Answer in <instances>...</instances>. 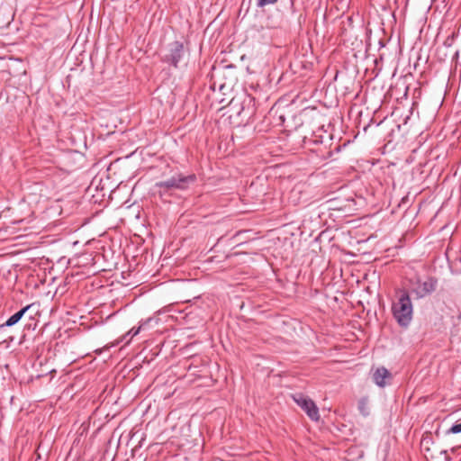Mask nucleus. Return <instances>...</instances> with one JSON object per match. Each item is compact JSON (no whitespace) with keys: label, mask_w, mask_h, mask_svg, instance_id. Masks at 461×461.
I'll return each instance as SVG.
<instances>
[{"label":"nucleus","mask_w":461,"mask_h":461,"mask_svg":"<svg viewBox=\"0 0 461 461\" xmlns=\"http://www.w3.org/2000/svg\"><path fill=\"white\" fill-rule=\"evenodd\" d=\"M162 61L172 65L176 68L185 67L187 64V54L183 43L179 41L170 43L168 53L164 55Z\"/></svg>","instance_id":"nucleus-3"},{"label":"nucleus","mask_w":461,"mask_h":461,"mask_svg":"<svg viewBox=\"0 0 461 461\" xmlns=\"http://www.w3.org/2000/svg\"><path fill=\"white\" fill-rule=\"evenodd\" d=\"M438 285V280L434 277L429 276L424 280L417 278L411 280V292L418 299L424 298L432 294Z\"/></svg>","instance_id":"nucleus-4"},{"label":"nucleus","mask_w":461,"mask_h":461,"mask_svg":"<svg viewBox=\"0 0 461 461\" xmlns=\"http://www.w3.org/2000/svg\"><path fill=\"white\" fill-rule=\"evenodd\" d=\"M196 176L194 174L188 176L177 174L165 181L158 182L156 186L161 189L159 194L162 195V192L166 193L171 189L185 190L191 184H194Z\"/></svg>","instance_id":"nucleus-2"},{"label":"nucleus","mask_w":461,"mask_h":461,"mask_svg":"<svg viewBox=\"0 0 461 461\" xmlns=\"http://www.w3.org/2000/svg\"><path fill=\"white\" fill-rule=\"evenodd\" d=\"M389 378H391V373L385 367L377 368L373 375L374 382L380 387L385 386V380Z\"/></svg>","instance_id":"nucleus-7"},{"label":"nucleus","mask_w":461,"mask_h":461,"mask_svg":"<svg viewBox=\"0 0 461 461\" xmlns=\"http://www.w3.org/2000/svg\"><path fill=\"white\" fill-rule=\"evenodd\" d=\"M149 321V320H148V321H147V322H148ZM145 323H146V321H145V322H143V323H141L138 328H132V329L128 332V334L131 335V337H134V336L138 335V334L140 333V330L142 329V327H143V325H144Z\"/></svg>","instance_id":"nucleus-10"},{"label":"nucleus","mask_w":461,"mask_h":461,"mask_svg":"<svg viewBox=\"0 0 461 461\" xmlns=\"http://www.w3.org/2000/svg\"><path fill=\"white\" fill-rule=\"evenodd\" d=\"M447 434H457L461 433V420H457L455 424H453L447 431Z\"/></svg>","instance_id":"nucleus-9"},{"label":"nucleus","mask_w":461,"mask_h":461,"mask_svg":"<svg viewBox=\"0 0 461 461\" xmlns=\"http://www.w3.org/2000/svg\"><path fill=\"white\" fill-rule=\"evenodd\" d=\"M33 306V304H29L23 308H22L20 311L15 312L14 315H12L10 318L6 320V321L0 325V330L5 328V327H11L16 324L23 316Z\"/></svg>","instance_id":"nucleus-6"},{"label":"nucleus","mask_w":461,"mask_h":461,"mask_svg":"<svg viewBox=\"0 0 461 461\" xmlns=\"http://www.w3.org/2000/svg\"><path fill=\"white\" fill-rule=\"evenodd\" d=\"M293 398L312 420L318 421L320 420L319 409L312 399L302 393L295 394Z\"/></svg>","instance_id":"nucleus-5"},{"label":"nucleus","mask_w":461,"mask_h":461,"mask_svg":"<svg viewBox=\"0 0 461 461\" xmlns=\"http://www.w3.org/2000/svg\"><path fill=\"white\" fill-rule=\"evenodd\" d=\"M358 410L360 413L366 417L370 414V410L368 407V402L366 399H361L358 402Z\"/></svg>","instance_id":"nucleus-8"},{"label":"nucleus","mask_w":461,"mask_h":461,"mask_svg":"<svg viewBox=\"0 0 461 461\" xmlns=\"http://www.w3.org/2000/svg\"><path fill=\"white\" fill-rule=\"evenodd\" d=\"M278 0H258V6L263 7L267 5L275 4Z\"/></svg>","instance_id":"nucleus-11"},{"label":"nucleus","mask_w":461,"mask_h":461,"mask_svg":"<svg viewBox=\"0 0 461 461\" xmlns=\"http://www.w3.org/2000/svg\"><path fill=\"white\" fill-rule=\"evenodd\" d=\"M267 27H268V28H281L282 27V23H267Z\"/></svg>","instance_id":"nucleus-12"},{"label":"nucleus","mask_w":461,"mask_h":461,"mask_svg":"<svg viewBox=\"0 0 461 461\" xmlns=\"http://www.w3.org/2000/svg\"><path fill=\"white\" fill-rule=\"evenodd\" d=\"M393 316L401 327H408L412 321L413 305L409 292L400 290L392 303Z\"/></svg>","instance_id":"nucleus-1"}]
</instances>
